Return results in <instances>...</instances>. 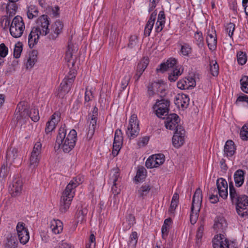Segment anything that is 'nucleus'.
<instances>
[{"label":"nucleus","mask_w":248,"mask_h":248,"mask_svg":"<svg viewBox=\"0 0 248 248\" xmlns=\"http://www.w3.org/2000/svg\"><path fill=\"white\" fill-rule=\"evenodd\" d=\"M77 133L75 129L71 130L66 134L65 125L61 126L56 137V144L59 148H61L64 153L70 152L75 147L77 140Z\"/></svg>","instance_id":"1"},{"label":"nucleus","mask_w":248,"mask_h":248,"mask_svg":"<svg viewBox=\"0 0 248 248\" xmlns=\"http://www.w3.org/2000/svg\"><path fill=\"white\" fill-rule=\"evenodd\" d=\"M80 181L79 178L76 177L66 186L61 199L60 210L62 213H65L69 209L75 195V188L79 185Z\"/></svg>","instance_id":"2"},{"label":"nucleus","mask_w":248,"mask_h":248,"mask_svg":"<svg viewBox=\"0 0 248 248\" xmlns=\"http://www.w3.org/2000/svg\"><path fill=\"white\" fill-rule=\"evenodd\" d=\"M5 20V26H10V33L14 38H19L22 35L25 30V24L23 18L19 16H15L10 24V20L8 18L3 19Z\"/></svg>","instance_id":"3"},{"label":"nucleus","mask_w":248,"mask_h":248,"mask_svg":"<svg viewBox=\"0 0 248 248\" xmlns=\"http://www.w3.org/2000/svg\"><path fill=\"white\" fill-rule=\"evenodd\" d=\"M76 71L71 69L67 75L61 82L57 95L60 98H63L70 90L75 79Z\"/></svg>","instance_id":"4"},{"label":"nucleus","mask_w":248,"mask_h":248,"mask_svg":"<svg viewBox=\"0 0 248 248\" xmlns=\"http://www.w3.org/2000/svg\"><path fill=\"white\" fill-rule=\"evenodd\" d=\"M169 106L170 101L167 99H162L160 100H156L153 108L155 110L157 117L164 118V116L168 115Z\"/></svg>","instance_id":"5"},{"label":"nucleus","mask_w":248,"mask_h":248,"mask_svg":"<svg viewBox=\"0 0 248 248\" xmlns=\"http://www.w3.org/2000/svg\"><path fill=\"white\" fill-rule=\"evenodd\" d=\"M140 131L137 115L133 114L130 118L129 125L126 131V135L130 139L136 137Z\"/></svg>","instance_id":"6"},{"label":"nucleus","mask_w":248,"mask_h":248,"mask_svg":"<svg viewBox=\"0 0 248 248\" xmlns=\"http://www.w3.org/2000/svg\"><path fill=\"white\" fill-rule=\"evenodd\" d=\"M42 152V144L38 141L35 143L30 159V167L35 169L38 165Z\"/></svg>","instance_id":"7"},{"label":"nucleus","mask_w":248,"mask_h":248,"mask_svg":"<svg viewBox=\"0 0 248 248\" xmlns=\"http://www.w3.org/2000/svg\"><path fill=\"white\" fill-rule=\"evenodd\" d=\"M236 211L241 217L248 216V196L242 195L240 199L235 203Z\"/></svg>","instance_id":"8"},{"label":"nucleus","mask_w":248,"mask_h":248,"mask_svg":"<svg viewBox=\"0 0 248 248\" xmlns=\"http://www.w3.org/2000/svg\"><path fill=\"white\" fill-rule=\"evenodd\" d=\"M23 188V182L19 176L14 177L9 186V191L12 197L18 196L21 193Z\"/></svg>","instance_id":"9"},{"label":"nucleus","mask_w":248,"mask_h":248,"mask_svg":"<svg viewBox=\"0 0 248 248\" xmlns=\"http://www.w3.org/2000/svg\"><path fill=\"white\" fill-rule=\"evenodd\" d=\"M37 27L33 28V29H37L40 35L45 36L49 32L48 26L49 21L47 16L43 15L37 20Z\"/></svg>","instance_id":"10"},{"label":"nucleus","mask_w":248,"mask_h":248,"mask_svg":"<svg viewBox=\"0 0 248 248\" xmlns=\"http://www.w3.org/2000/svg\"><path fill=\"white\" fill-rule=\"evenodd\" d=\"M185 131L182 126H177L172 138L173 145L179 148L184 143Z\"/></svg>","instance_id":"11"},{"label":"nucleus","mask_w":248,"mask_h":248,"mask_svg":"<svg viewBox=\"0 0 248 248\" xmlns=\"http://www.w3.org/2000/svg\"><path fill=\"white\" fill-rule=\"evenodd\" d=\"M164 161L165 157L163 154L154 155L147 159L145 162V166L150 169L157 168L162 165Z\"/></svg>","instance_id":"12"},{"label":"nucleus","mask_w":248,"mask_h":248,"mask_svg":"<svg viewBox=\"0 0 248 248\" xmlns=\"http://www.w3.org/2000/svg\"><path fill=\"white\" fill-rule=\"evenodd\" d=\"M123 142V137L121 129H117L115 132L112 154L114 156L118 155L121 149Z\"/></svg>","instance_id":"13"},{"label":"nucleus","mask_w":248,"mask_h":248,"mask_svg":"<svg viewBox=\"0 0 248 248\" xmlns=\"http://www.w3.org/2000/svg\"><path fill=\"white\" fill-rule=\"evenodd\" d=\"M24 103H19L15 111V117L17 122H19L22 119H28L29 116V110L25 106Z\"/></svg>","instance_id":"14"},{"label":"nucleus","mask_w":248,"mask_h":248,"mask_svg":"<svg viewBox=\"0 0 248 248\" xmlns=\"http://www.w3.org/2000/svg\"><path fill=\"white\" fill-rule=\"evenodd\" d=\"M120 177L119 170L118 168L113 169L110 174L109 183L112 184L111 190L114 195H118L120 192V189L117 187L118 178Z\"/></svg>","instance_id":"15"},{"label":"nucleus","mask_w":248,"mask_h":248,"mask_svg":"<svg viewBox=\"0 0 248 248\" xmlns=\"http://www.w3.org/2000/svg\"><path fill=\"white\" fill-rule=\"evenodd\" d=\"M63 25L62 23L60 20L55 22L51 26L49 29V32L48 33V38L50 40H55L62 32Z\"/></svg>","instance_id":"16"},{"label":"nucleus","mask_w":248,"mask_h":248,"mask_svg":"<svg viewBox=\"0 0 248 248\" xmlns=\"http://www.w3.org/2000/svg\"><path fill=\"white\" fill-rule=\"evenodd\" d=\"M212 242L214 248H229V241L223 234L216 235Z\"/></svg>","instance_id":"17"},{"label":"nucleus","mask_w":248,"mask_h":248,"mask_svg":"<svg viewBox=\"0 0 248 248\" xmlns=\"http://www.w3.org/2000/svg\"><path fill=\"white\" fill-rule=\"evenodd\" d=\"M209 49L213 51L216 49L217 46V37L216 31L212 29L208 31L206 38Z\"/></svg>","instance_id":"18"},{"label":"nucleus","mask_w":248,"mask_h":248,"mask_svg":"<svg viewBox=\"0 0 248 248\" xmlns=\"http://www.w3.org/2000/svg\"><path fill=\"white\" fill-rule=\"evenodd\" d=\"M179 121V116L177 114L175 113L170 114L167 119L165 126L167 129L170 130L174 129L175 131L177 126H181L178 124Z\"/></svg>","instance_id":"19"},{"label":"nucleus","mask_w":248,"mask_h":248,"mask_svg":"<svg viewBox=\"0 0 248 248\" xmlns=\"http://www.w3.org/2000/svg\"><path fill=\"white\" fill-rule=\"evenodd\" d=\"M60 120V115L59 112L54 113L52 116L51 120L48 121L46 124L45 132L46 134H49L56 127V124Z\"/></svg>","instance_id":"20"},{"label":"nucleus","mask_w":248,"mask_h":248,"mask_svg":"<svg viewBox=\"0 0 248 248\" xmlns=\"http://www.w3.org/2000/svg\"><path fill=\"white\" fill-rule=\"evenodd\" d=\"M189 98L185 94H178L174 100L175 104L179 108H186L189 105Z\"/></svg>","instance_id":"21"},{"label":"nucleus","mask_w":248,"mask_h":248,"mask_svg":"<svg viewBox=\"0 0 248 248\" xmlns=\"http://www.w3.org/2000/svg\"><path fill=\"white\" fill-rule=\"evenodd\" d=\"M177 61L174 58H170L165 62L162 63L159 65V68L156 69L157 72L164 73L168 70L170 68H173L176 65Z\"/></svg>","instance_id":"22"},{"label":"nucleus","mask_w":248,"mask_h":248,"mask_svg":"<svg viewBox=\"0 0 248 248\" xmlns=\"http://www.w3.org/2000/svg\"><path fill=\"white\" fill-rule=\"evenodd\" d=\"M149 64L148 59L144 58L138 64L137 67L136 73L134 76V78L137 81L139 79L140 76L144 71Z\"/></svg>","instance_id":"23"},{"label":"nucleus","mask_w":248,"mask_h":248,"mask_svg":"<svg viewBox=\"0 0 248 248\" xmlns=\"http://www.w3.org/2000/svg\"><path fill=\"white\" fill-rule=\"evenodd\" d=\"M245 173V171L242 169H238L234 172L233 178L236 187H240L243 185Z\"/></svg>","instance_id":"24"},{"label":"nucleus","mask_w":248,"mask_h":248,"mask_svg":"<svg viewBox=\"0 0 248 248\" xmlns=\"http://www.w3.org/2000/svg\"><path fill=\"white\" fill-rule=\"evenodd\" d=\"M227 227V224L223 217H218L216 218L214 228L217 232H223Z\"/></svg>","instance_id":"25"},{"label":"nucleus","mask_w":248,"mask_h":248,"mask_svg":"<svg viewBox=\"0 0 248 248\" xmlns=\"http://www.w3.org/2000/svg\"><path fill=\"white\" fill-rule=\"evenodd\" d=\"M40 34L37 29H32L28 36V44L30 48H32L38 41Z\"/></svg>","instance_id":"26"},{"label":"nucleus","mask_w":248,"mask_h":248,"mask_svg":"<svg viewBox=\"0 0 248 248\" xmlns=\"http://www.w3.org/2000/svg\"><path fill=\"white\" fill-rule=\"evenodd\" d=\"M229 194L231 201L232 203L235 204L242 197V195H239L236 189L234 187L232 182L229 183Z\"/></svg>","instance_id":"27"},{"label":"nucleus","mask_w":248,"mask_h":248,"mask_svg":"<svg viewBox=\"0 0 248 248\" xmlns=\"http://www.w3.org/2000/svg\"><path fill=\"white\" fill-rule=\"evenodd\" d=\"M236 148L234 142L232 140L226 141L224 146V154L227 157L232 156L235 152Z\"/></svg>","instance_id":"28"},{"label":"nucleus","mask_w":248,"mask_h":248,"mask_svg":"<svg viewBox=\"0 0 248 248\" xmlns=\"http://www.w3.org/2000/svg\"><path fill=\"white\" fill-rule=\"evenodd\" d=\"M50 228L52 232L55 234L61 233L63 229L62 222L59 219H53L50 222Z\"/></svg>","instance_id":"29"},{"label":"nucleus","mask_w":248,"mask_h":248,"mask_svg":"<svg viewBox=\"0 0 248 248\" xmlns=\"http://www.w3.org/2000/svg\"><path fill=\"white\" fill-rule=\"evenodd\" d=\"M202 190L200 188H197L193 197L192 205L201 207L202 202Z\"/></svg>","instance_id":"30"},{"label":"nucleus","mask_w":248,"mask_h":248,"mask_svg":"<svg viewBox=\"0 0 248 248\" xmlns=\"http://www.w3.org/2000/svg\"><path fill=\"white\" fill-rule=\"evenodd\" d=\"M138 235L136 232H132L127 241L128 248H136L138 243Z\"/></svg>","instance_id":"31"},{"label":"nucleus","mask_w":248,"mask_h":248,"mask_svg":"<svg viewBox=\"0 0 248 248\" xmlns=\"http://www.w3.org/2000/svg\"><path fill=\"white\" fill-rule=\"evenodd\" d=\"M39 11L38 8L34 5H30L27 11V16L29 19H32L38 16Z\"/></svg>","instance_id":"32"},{"label":"nucleus","mask_w":248,"mask_h":248,"mask_svg":"<svg viewBox=\"0 0 248 248\" xmlns=\"http://www.w3.org/2000/svg\"><path fill=\"white\" fill-rule=\"evenodd\" d=\"M17 245V242L16 236L11 235L7 237L4 244V248H16Z\"/></svg>","instance_id":"33"},{"label":"nucleus","mask_w":248,"mask_h":248,"mask_svg":"<svg viewBox=\"0 0 248 248\" xmlns=\"http://www.w3.org/2000/svg\"><path fill=\"white\" fill-rule=\"evenodd\" d=\"M87 212L88 210L86 208L81 207V209H78L75 215L77 223H81L83 221Z\"/></svg>","instance_id":"34"},{"label":"nucleus","mask_w":248,"mask_h":248,"mask_svg":"<svg viewBox=\"0 0 248 248\" xmlns=\"http://www.w3.org/2000/svg\"><path fill=\"white\" fill-rule=\"evenodd\" d=\"M182 74V71H181L180 69L175 68L169 73L168 79L171 82H175Z\"/></svg>","instance_id":"35"},{"label":"nucleus","mask_w":248,"mask_h":248,"mask_svg":"<svg viewBox=\"0 0 248 248\" xmlns=\"http://www.w3.org/2000/svg\"><path fill=\"white\" fill-rule=\"evenodd\" d=\"M146 170L144 167H139L135 177V180L137 182H140L143 180L146 177Z\"/></svg>","instance_id":"36"},{"label":"nucleus","mask_w":248,"mask_h":248,"mask_svg":"<svg viewBox=\"0 0 248 248\" xmlns=\"http://www.w3.org/2000/svg\"><path fill=\"white\" fill-rule=\"evenodd\" d=\"M151 189V187L148 185H142L137 191L139 197L144 199V197L148 194Z\"/></svg>","instance_id":"37"},{"label":"nucleus","mask_w":248,"mask_h":248,"mask_svg":"<svg viewBox=\"0 0 248 248\" xmlns=\"http://www.w3.org/2000/svg\"><path fill=\"white\" fill-rule=\"evenodd\" d=\"M194 42L200 48H202L204 46L203 37L202 33L201 31H197L194 34Z\"/></svg>","instance_id":"38"},{"label":"nucleus","mask_w":248,"mask_h":248,"mask_svg":"<svg viewBox=\"0 0 248 248\" xmlns=\"http://www.w3.org/2000/svg\"><path fill=\"white\" fill-rule=\"evenodd\" d=\"M236 57L238 64L241 65H244L247 62L248 56L245 52L238 51L236 54Z\"/></svg>","instance_id":"39"},{"label":"nucleus","mask_w":248,"mask_h":248,"mask_svg":"<svg viewBox=\"0 0 248 248\" xmlns=\"http://www.w3.org/2000/svg\"><path fill=\"white\" fill-rule=\"evenodd\" d=\"M17 7L15 2H10L6 6V12L7 14L9 15V16H13L16 13Z\"/></svg>","instance_id":"40"},{"label":"nucleus","mask_w":248,"mask_h":248,"mask_svg":"<svg viewBox=\"0 0 248 248\" xmlns=\"http://www.w3.org/2000/svg\"><path fill=\"white\" fill-rule=\"evenodd\" d=\"M97 120H88L89 122V130L87 133V137L91 138L94 133L96 127V122Z\"/></svg>","instance_id":"41"},{"label":"nucleus","mask_w":248,"mask_h":248,"mask_svg":"<svg viewBox=\"0 0 248 248\" xmlns=\"http://www.w3.org/2000/svg\"><path fill=\"white\" fill-rule=\"evenodd\" d=\"M241 90L248 94V76H243L240 80Z\"/></svg>","instance_id":"42"},{"label":"nucleus","mask_w":248,"mask_h":248,"mask_svg":"<svg viewBox=\"0 0 248 248\" xmlns=\"http://www.w3.org/2000/svg\"><path fill=\"white\" fill-rule=\"evenodd\" d=\"M210 70L211 74L214 77L218 74L219 66L216 61H210Z\"/></svg>","instance_id":"43"},{"label":"nucleus","mask_w":248,"mask_h":248,"mask_svg":"<svg viewBox=\"0 0 248 248\" xmlns=\"http://www.w3.org/2000/svg\"><path fill=\"white\" fill-rule=\"evenodd\" d=\"M192 48L188 44L181 45V53L184 56H188L191 53Z\"/></svg>","instance_id":"44"},{"label":"nucleus","mask_w":248,"mask_h":248,"mask_svg":"<svg viewBox=\"0 0 248 248\" xmlns=\"http://www.w3.org/2000/svg\"><path fill=\"white\" fill-rule=\"evenodd\" d=\"M18 235L19 240L21 243L25 244L29 240V233L27 230L22 231Z\"/></svg>","instance_id":"45"},{"label":"nucleus","mask_w":248,"mask_h":248,"mask_svg":"<svg viewBox=\"0 0 248 248\" xmlns=\"http://www.w3.org/2000/svg\"><path fill=\"white\" fill-rule=\"evenodd\" d=\"M17 155V150L16 148L11 149L7 152L6 158L8 160L14 161Z\"/></svg>","instance_id":"46"},{"label":"nucleus","mask_w":248,"mask_h":248,"mask_svg":"<svg viewBox=\"0 0 248 248\" xmlns=\"http://www.w3.org/2000/svg\"><path fill=\"white\" fill-rule=\"evenodd\" d=\"M29 116L32 121L34 122L38 121L40 119L38 109L35 108H32L30 110Z\"/></svg>","instance_id":"47"},{"label":"nucleus","mask_w":248,"mask_h":248,"mask_svg":"<svg viewBox=\"0 0 248 248\" xmlns=\"http://www.w3.org/2000/svg\"><path fill=\"white\" fill-rule=\"evenodd\" d=\"M203 231H204L203 225L201 224L199 227V228L197 231V233H196V243L198 245H200L201 243Z\"/></svg>","instance_id":"48"},{"label":"nucleus","mask_w":248,"mask_h":248,"mask_svg":"<svg viewBox=\"0 0 248 248\" xmlns=\"http://www.w3.org/2000/svg\"><path fill=\"white\" fill-rule=\"evenodd\" d=\"M240 136L243 140H248V124L242 126L240 131Z\"/></svg>","instance_id":"49"},{"label":"nucleus","mask_w":248,"mask_h":248,"mask_svg":"<svg viewBox=\"0 0 248 248\" xmlns=\"http://www.w3.org/2000/svg\"><path fill=\"white\" fill-rule=\"evenodd\" d=\"M22 51V45L21 43L19 42L15 45L14 50V56L16 58L20 57L21 53Z\"/></svg>","instance_id":"50"},{"label":"nucleus","mask_w":248,"mask_h":248,"mask_svg":"<svg viewBox=\"0 0 248 248\" xmlns=\"http://www.w3.org/2000/svg\"><path fill=\"white\" fill-rule=\"evenodd\" d=\"M74 51L75 49H74L70 45H69L68 49L65 54V60L68 63H71V59L72 58Z\"/></svg>","instance_id":"51"},{"label":"nucleus","mask_w":248,"mask_h":248,"mask_svg":"<svg viewBox=\"0 0 248 248\" xmlns=\"http://www.w3.org/2000/svg\"><path fill=\"white\" fill-rule=\"evenodd\" d=\"M131 79V75L130 74H128L124 76L123 78L122 79L121 81V88L122 89V91H124L127 85H128V83L129 82V81Z\"/></svg>","instance_id":"52"},{"label":"nucleus","mask_w":248,"mask_h":248,"mask_svg":"<svg viewBox=\"0 0 248 248\" xmlns=\"http://www.w3.org/2000/svg\"><path fill=\"white\" fill-rule=\"evenodd\" d=\"M93 98V92L91 90H88L86 89V90L85 93V96H84V104L88 106L89 105L88 103L92 101Z\"/></svg>","instance_id":"53"},{"label":"nucleus","mask_w":248,"mask_h":248,"mask_svg":"<svg viewBox=\"0 0 248 248\" xmlns=\"http://www.w3.org/2000/svg\"><path fill=\"white\" fill-rule=\"evenodd\" d=\"M187 82L186 78L180 80L177 82V87L181 90L188 89L190 85L188 84Z\"/></svg>","instance_id":"54"},{"label":"nucleus","mask_w":248,"mask_h":248,"mask_svg":"<svg viewBox=\"0 0 248 248\" xmlns=\"http://www.w3.org/2000/svg\"><path fill=\"white\" fill-rule=\"evenodd\" d=\"M235 24L233 23H229L225 27V30L227 33L228 34V35L232 38V35L233 34V31L235 30Z\"/></svg>","instance_id":"55"},{"label":"nucleus","mask_w":248,"mask_h":248,"mask_svg":"<svg viewBox=\"0 0 248 248\" xmlns=\"http://www.w3.org/2000/svg\"><path fill=\"white\" fill-rule=\"evenodd\" d=\"M218 193L220 197L223 199H226L228 197V186L217 188Z\"/></svg>","instance_id":"56"},{"label":"nucleus","mask_w":248,"mask_h":248,"mask_svg":"<svg viewBox=\"0 0 248 248\" xmlns=\"http://www.w3.org/2000/svg\"><path fill=\"white\" fill-rule=\"evenodd\" d=\"M8 48L4 44H0V56L2 58H5L8 54Z\"/></svg>","instance_id":"57"},{"label":"nucleus","mask_w":248,"mask_h":248,"mask_svg":"<svg viewBox=\"0 0 248 248\" xmlns=\"http://www.w3.org/2000/svg\"><path fill=\"white\" fill-rule=\"evenodd\" d=\"M151 88H153V89H155L156 93L157 92V90H159L160 88L162 87L163 85H164L165 84L162 80H158L157 82H154L151 84Z\"/></svg>","instance_id":"58"},{"label":"nucleus","mask_w":248,"mask_h":248,"mask_svg":"<svg viewBox=\"0 0 248 248\" xmlns=\"http://www.w3.org/2000/svg\"><path fill=\"white\" fill-rule=\"evenodd\" d=\"M95 247V237L91 234L89 237V243L86 246V248H94Z\"/></svg>","instance_id":"59"},{"label":"nucleus","mask_w":248,"mask_h":248,"mask_svg":"<svg viewBox=\"0 0 248 248\" xmlns=\"http://www.w3.org/2000/svg\"><path fill=\"white\" fill-rule=\"evenodd\" d=\"M153 26L154 24L153 23H150V22H147L144 31V35L145 36H150Z\"/></svg>","instance_id":"60"},{"label":"nucleus","mask_w":248,"mask_h":248,"mask_svg":"<svg viewBox=\"0 0 248 248\" xmlns=\"http://www.w3.org/2000/svg\"><path fill=\"white\" fill-rule=\"evenodd\" d=\"M216 184L217 188H222V187H224L228 186V184L227 181H226L225 179L222 178L217 179V180Z\"/></svg>","instance_id":"61"},{"label":"nucleus","mask_w":248,"mask_h":248,"mask_svg":"<svg viewBox=\"0 0 248 248\" xmlns=\"http://www.w3.org/2000/svg\"><path fill=\"white\" fill-rule=\"evenodd\" d=\"M138 43V37L136 35L131 36L129 38V42L128 43V47L130 48L133 47Z\"/></svg>","instance_id":"62"},{"label":"nucleus","mask_w":248,"mask_h":248,"mask_svg":"<svg viewBox=\"0 0 248 248\" xmlns=\"http://www.w3.org/2000/svg\"><path fill=\"white\" fill-rule=\"evenodd\" d=\"M97 116H98V108L96 106H95L93 110L92 111V113H90L89 115V118L88 120H97Z\"/></svg>","instance_id":"63"},{"label":"nucleus","mask_w":248,"mask_h":248,"mask_svg":"<svg viewBox=\"0 0 248 248\" xmlns=\"http://www.w3.org/2000/svg\"><path fill=\"white\" fill-rule=\"evenodd\" d=\"M245 102L248 104V96L243 94L242 95L238 96L236 101L235 104L237 105L239 102Z\"/></svg>","instance_id":"64"}]
</instances>
